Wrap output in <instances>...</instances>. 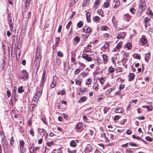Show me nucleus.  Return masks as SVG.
<instances>
[{"mask_svg": "<svg viewBox=\"0 0 153 153\" xmlns=\"http://www.w3.org/2000/svg\"><path fill=\"white\" fill-rule=\"evenodd\" d=\"M70 145L71 146L75 147L76 146V144L74 140H73L71 142Z\"/></svg>", "mask_w": 153, "mask_h": 153, "instance_id": "obj_25", "label": "nucleus"}, {"mask_svg": "<svg viewBox=\"0 0 153 153\" xmlns=\"http://www.w3.org/2000/svg\"><path fill=\"white\" fill-rule=\"evenodd\" d=\"M57 55L58 56L61 57H62L63 56V54L62 52L60 51L57 52Z\"/></svg>", "mask_w": 153, "mask_h": 153, "instance_id": "obj_50", "label": "nucleus"}, {"mask_svg": "<svg viewBox=\"0 0 153 153\" xmlns=\"http://www.w3.org/2000/svg\"><path fill=\"white\" fill-rule=\"evenodd\" d=\"M71 24L72 22L71 21H70L68 22V24L66 26V27L67 29H68L70 28Z\"/></svg>", "mask_w": 153, "mask_h": 153, "instance_id": "obj_45", "label": "nucleus"}, {"mask_svg": "<svg viewBox=\"0 0 153 153\" xmlns=\"http://www.w3.org/2000/svg\"><path fill=\"white\" fill-rule=\"evenodd\" d=\"M25 145V143L24 141H20L19 142V147L20 150L23 151L24 149V147Z\"/></svg>", "mask_w": 153, "mask_h": 153, "instance_id": "obj_16", "label": "nucleus"}, {"mask_svg": "<svg viewBox=\"0 0 153 153\" xmlns=\"http://www.w3.org/2000/svg\"><path fill=\"white\" fill-rule=\"evenodd\" d=\"M65 92L64 90H62L61 91H59L57 93V94H61L63 95L65 94Z\"/></svg>", "mask_w": 153, "mask_h": 153, "instance_id": "obj_36", "label": "nucleus"}, {"mask_svg": "<svg viewBox=\"0 0 153 153\" xmlns=\"http://www.w3.org/2000/svg\"><path fill=\"white\" fill-rule=\"evenodd\" d=\"M81 82L79 80H76V84L78 85H80L81 84Z\"/></svg>", "mask_w": 153, "mask_h": 153, "instance_id": "obj_56", "label": "nucleus"}, {"mask_svg": "<svg viewBox=\"0 0 153 153\" xmlns=\"http://www.w3.org/2000/svg\"><path fill=\"white\" fill-rule=\"evenodd\" d=\"M83 119L84 120L85 122H87L88 121V119L87 117L85 115L83 116Z\"/></svg>", "mask_w": 153, "mask_h": 153, "instance_id": "obj_60", "label": "nucleus"}, {"mask_svg": "<svg viewBox=\"0 0 153 153\" xmlns=\"http://www.w3.org/2000/svg\"><path fill=\"white\" fill-rule=\"evenodd\" d=\"M30 15H31V13H30V11H29L27 13V16L25 17V18H26L27 19H28L29 18H30Z\"/></svg>", "mask_w": 153, "mask_h": 153, "instance_id": "obj_49", "label": "nucleus"}, {"mask_svg": "<svg viewBox=\"0 0 153 153\" xmlns=\"http://www.w3.org/2000/svg\"><path fill=\"white\" fill-rule=\"evenodd\" d=\"M45 72L44 71L42 75V79L41 80H45Z\"/></svg>", "mask_w": 153, "mask_h": 153, "instance_id": "obj_53", "label": "nucleus"}, {"mask_svg": "<svg viewBox=\"0 0 153 153\" xmlns=\"http://www.w3.org/2000/svg\"><path fill=\"white\" fill-rule=\"evenodd\" d=\"M31 0H26L25 1V10L27 11L29 8Z\"/></svg>", "mask_w": 153, "mask_h": 153, "instance_id": "obj_6", "label": "nucleus"}, {"mask_svg": "<svg viewBox=\"0 0 153 153\" xmlns=\"http://www.w3.org/2000/svg\"><path fill=\"white\" fill-rule=\"evenodd\" d=\"M39 149V146L34 147L33 148H32V147H31L29 149L30 152V153H36L37 150Z\"/></svg>", "mask_w": 153, "mask_h": 153, "instance_id": "obj_9", "label": "nucleus"}, {"mask_svg": "<svg viewBox=\"0 0 153 153\" xmlns=\"http://www.w3.org/2000/svg\"><path fill=\"white\" fill-rule=\"evenodd\" d=\"M75 58L73 57L72 55L71 57V61L73 62L74 64H76V63L75 62Z\"/></svg>", "mask_w": 153, "mask_h": 153, "instance_id": "obj_58", "label": "nucleus"}, {"mask_svg": "<svg viewBox=\"0 0 153 153\" xmlns=\"http://www.w3.org/2000/svg\"><path fill=\"white\" fill-rule=\"evenodd\" d=\"M38 100L37 99L35 98V97H33L32 101V104L35 105L37 103Z\"/></svg>", "mask_w": 153, "mask_h": 153, "instance_id": "obj_22", "label": "nucleus"}, {"mask_svg": "<svg viewBox=\"0 0 153 153\" xmlns=\"http://www.w3.org/2000/svg\"><path fill=\"white\" fill-rule=\"evenodd\" d=\"M147 13L148 14H149L150 15H151V16L153 15V13H152V11H151V9L149 8H148L147 9Z\"/></svg>", "mask_w": 153, "mask_h": 153, "instance_id": "obj_29", "label": "nucleus"}, {"mask_svg": "<svg viewBox=\"0 0 153 153\" xmlns=\"http://www.w3.org/2000/svg\"><path fill=\"white\" fill-rule=\"evenodd\" d=\"M40 62V61H39V62H38L37 61L35 60L34 68L36 70V71H37L39 69Z\"/></svg>", "mask_w": 153, "mask_h": 153, "instance_id": "obj_14", "label": "nucleus"}, {"mask_svg": "<svg viewBox=\"0 0 153 153\" xmlns=\"http://www.w3.org/2000/svg\"><path fill=\"white\" fill-rule=\"evenodd\" d=\"M151 54L150 53H147L146 54L145 57V60L147 62L148 61L150 58Z\"/></svg>", "mask_w": 153, "mask_h": 153, "instance_id": "obj_19", "label": "nucleus"}, {"mask_svg": "<svg viewBox=\"0 0 153 153\" xmlns=\"http://www.w3.org/2000/svg\"><path fill=\"white\" fill-rule=\"evenodd\" d=\"M98 85L97 83H95L93 86V88L95 89L96 91H97L98 89Z\"/></svg>", "mask_w": 153, "mask_h": 153, "instance_id": "obj_27", "label": "nucleus"}, {"mask_svg": "<svg viewBox=\"0 0 153 153\" xmlns=\"http://www.w3.org/2000/svg\"><path fill=\"white\" fill-rule=\"evenodd\" d=\"M109 43L108 42H105L104 45L101 48V49L104 52H108L109 51Z\"/></svg>", "mask_w": 153, "mask_h": 153, "instance_id": "obj_3", "label": "nucleus"}, {"mask_svg": "<svg viewBox=\"0 0 153 153\" xmlns=\"http://www.w3.org/2000/svg\"><path fill=\"white\" fill-rule=\"evenodd\" d=\"M57 79L56 76H54L53 77V80L51 84V87L53 88H54L56 85V84L57 82Z\"/></svg>", "mask_w": 153, "mask_h": 153, "instance_id": "obj_7", "label": "nucleus"}, {"mask_svg": "<svg viewBox=\"0 0 153 153\" xmlns=\"http://www.w3.org/2000/svg\"><path fill=\"white\" fill-rule=\"evenodd\" d=\"M82 30L83 32L89 33V34H91V28L87 26H85L82 28Z\"/></svg>", "mask_w": 153, "mask_h": 153, "instance_id": "obj_4", "label": "nucleus"}, {"mask_svg": "<svg viewBox=\"0 0 153 153\" xmlns=\"http://www.w3.org/2000/svg\"><path fill=\"white\" fill-rule=\"evenodd\" d=\"M22 75L21 76V79H27L28 77V74L27 72L24 70L22 71Z\"/></svg>", "mask_w": 153, "mask_h": 153, "instance_id": "obj_8", "label": "nucleus"}, {"mask_svg": "<svg viewBox=\"0 0 153 153\" xmlns=\"http://www.w3.org/2000/svg\"><path fill=\"white\" fill-rule=\"evenodd\" d=\"M23 87L20 86L18 89V91L19 93H22L24 91V90L22 89Z\"/></svg>", "mask_w": 153, "mask_h": 153, "instance_id": "obj_32", "label": "nucleus"}, {"mask_svg": "<svg viewBox=\"0 0 153 153\" xmlns=\"http://www.w3.org/2000/svg\"><path fill=\"white\" fill-rule=\"evenodd\" d=\"M87 99V98L86 97H82L80 98V101H81L82 102H83L86 101Z\"/></svg>", "mask_w": 153, "mask_h": 153, "instance_id": "obj_39", "label": "nucleus"}, {"mask_svg": "<svg viewBox=\"0 0 153 153\" xmlns=\"http://www.w3.org/2000/svg\"><path fill=\"white\" fill-rule=\"evenodd\" d=\"M83 25L82 22V21H79L77 24V26L79 28H80Z\"/></svg>", "mask_w": 153, "mask_h": 153, "instance_id": "obj_31", "label": "nucleus"}, {"mask_svg": "<svg viewBox=\"0 0 153 153\" xmlns=\"http://www.w3.org/2000/svg\"><path fill=\"white\" fill-rule=\"evenodd\" d=\"M87 89L86 88H80L79 89V91L81 93H83L85 92L86 91Z\"/></svg>", "mask_w": 153, "mask_h": 153, "instance_id": "obj_34", "label": "nucleus"}, {"mask_svg": "<svg viewBox=\"0 0 153 153\" xmlns=\"http://www.w3.org/2000/svg\"><path fill=\"white\" fill-rule=\"evenodd\" d=\"M60 38L57 37L56 38V45L57 46L58 43L59 42Z\"/></svg>", "mask_w": 153, "mask_h": 153, "instance_id": "obj_43", "label": "nucleus"}, {"mask_svg": "<svg viewBox=\"0 0 153 153\" xmlns=\"http://www.w3.org/2000/svg\"><path fill=\"white\" fill-rule=\"evenodd\" d=\"M116 113H123V111L120 108H117L115 110Z\"/></svg>", "mask_w": 153, "mask_h": 153, "instance_id": "obj_30", "label": "nucleus"}, {"mask_svg": "<svg viewBox=\"0 0 153 153\" xmlns=\"http://www.w3.org/2000/svg\"><path fill=\"white\" fill-rule=\"evenodd\" d=\"M80 39L79 37L78 36H76L74 38V40L77 43H78L80 41Z\"/></svg>", "mask_w": 153, "mask_h": 153, "instance_id": "obj_28", "label": "nucleus"}, {"mask_svg": "<svg viewBox=\"0 0 153 153\" xmlns=\"http://www.w3.org/2000/svg\"><path fill=\"white\" fill-rule=\"evenodd\" d=\"M88 134H90L91 135V138L93 137L94 136L93 131L91 129L89 130L88 131Z\"/></svg>", "mask_w": 153, "mask_h": 153, "instance_id": "obj_24", "label": "nucleus"}, {"mask_svg": "<svg viewBox=\"0 0 153 153\" xmlns=\"http://www.w3.org/2000/svg\"><path fill=\"white\" fill-rule=\"evenodd\" d=\"M115 88L114 87H113V88L109 89L107 91V92H108V94L110 93L112 91L114 90H115Z\"/></svg>", "mask_w": 153, "mask_h": 153, "instance_id": "obj_52", "label": "nucleus"}, {"mask_svg": "<svg viewBox=\"0 0 153 153\" xmlns=\"http://www.w3.org/2000/svg\"><path fill=\"white\" fill-rule=\"evenodd\" d=\"M120 116L118 115L115 116L114 117V119L115 120H117L120 119Z\"/></svg>", "mask_w": 153, "mask_h": 153, "instance_id": "obj_59", "label": "nucleus"}, {"mask_svg": "<svg viewBox=\"0 0 153 153\" xmlns=\"http://www.w3.org/2000/svg\"><path fill=\"white\" fill-rule=\"evenodd\" d=\"M99 81L100 82L101 84H103L105 82V80L104 78L102 77H100L99 79Z\"/></svg>", "mask_w": 153, "mask_h": 153, "instance_id": "obj_40", "label": "nucleus"}, {"mask_svg": "<svg viewBox=\"0 0 153 153\" xmlns=\"http://www.w3.org/2000/svg\"><path fill=\"white\" fill-rule=\"evenodd\" d=\"M92 81L91 79L89 78L87 79V81L86 82V84L87 85H90V84L91 83Z\"/></svg>", "mask_w": 153, "mask_h": 153, "instance_id": "obj_51", "label": "nucleus"}, {"mask_svg": "<svg viewBox=\"0 0 153 153\" xmlns=\"http://www.w3.org/2000/svg\"><path fill=\"white\" fill-rule=\"evenodd\" d=\"M102 57L103 58L104 61H107L108 60V56L107 55L105 54V55H102Z\"/></svg>", "mask_w": 153, "mask_h": 153, "instance_id": "obj_37", "label": "nucleus"}, {"mask_svg": "<svg viewBox=\"0 0 153 153\" xmlns=\"http://www.w3.org/2000/svg\"><path fill=\"white\" fill-rule=\"evenodd\" d=\"M134 74L133 73H132L130 74L129 75V78L128 80L129 81H131L133 80L134 78Z\"/></svg>", "mask_w": 153, "mask_h": 153, "instance_id": "obj_20", "label": "nucleus"}, {"mask_svg": "<svg viewBox=\"0 0 153 153\" xmlns=\"http://www.w3.org/2000/svg\"><path fill=\"white\" fill-rule=\"evenodd\" d=\"M93 150L92 147V146L90 144H88L86 148V151L90 152H91Z\"/></svg>", "mask_w": 153, "mask_h": 153, "instance_id": "obj_13", "label": "nucleus"}, {"mask_svg": "<svg viewBox=\"0 0 153 153\" xmlns=\"http://www.w3.org/2000/svg\"><path fill=\"white\" fill-rule=\"evenodd\" d=\"M87 22H90L91 13L89 12H87L86 14Z\"/></svg>", "mask_w": 153, "mask_h": 153, "instance_id": "obj_18", "label": "nucleus"}, {"mask_svg": "<svg viewBox=\"0 0 153 153\" xmlns=\"http://www.w3.org/2000/svg\"><path fill=\"white\" fill-rule=\"evenodd\" d=\"M108 71L109 73H112L114 71V69L111 67L108 68Z\"/></svg>", "mask_w": 153, "mask_h": 153, "instance_id": "obj_35", "label": "nucleus"}, {"mask_svg": "<svg viewBox=\"0 0 153 153\" xmlns=\"http://www.w3.org/2000/svg\"><path fill=\"white\" fill-rule=\"evenodd\" d=\"M108 29V27L107 26H103L101 27V29L102 30H105Z\"/></svg>", "mask_w": 153, "mask_h": 153, "instance_id": "obj_47", "label": "nucleus"}, {"mask_svg": "<svg viewBox=\"0 0 153 153\" xmlns=\"http://www.w3.org/2000/svg\"><path fill=\"white\" fill-rule=\"evenodd\" d=\"M90 0H84L83 2V6L84 7L86 6L87 4L88 3Z\"/></svg>", "mask_w": 153, "mask_h": 153, "instance_id": "obj_23", "label": "nucleus"}, {"mask_svg": "<svg viewBox=\"0 0 153 153\" xmlns=\"http://www.w3.org/2000/svg\"><path fill=\"white\" fill-rule=\"evenodd\" d=\"M8 21L9 26H10V28H13V20L12 18L11 17L10 14H8Z\"/></svg>", "mask_w": 153, "mask_h": 153, "instance_id": "obj_5", "label": "nucleus"}, {"mask_svg": "<svg viewBox=\"0 0 153 153\" xmlns=\"http://www.w3.org/2000/svg\"><path fill=\"white\" fill-rule=\"evenodd\" d=\"M145 139L149 141L150 142H152V138H151L150 137H146Z\"/></svg>", "mask_w": 153, "mask_h": 153, "instance_id": "obj_41", "label": "nucleus"}, {"mask_svg": "<svg viewBox=\"0 0 153 153\" xmlns=\"http://www.w3.org/2000/svg\"><path fill=\"white\" fill-rule=\"evenodd\" d=\"M62 116L65 119H68V115L65 114H62Z\"/></svg>", "mask_w": 153, "mask_h": 153, "instance_id": "obj_62", "label": "nucleus"}, {"mask_svg": "<svg viewBox=\"0 0 153 153\" xmlns=\"http://www.w3.org/2000/svg\"><path fill=\"white\" fill-rule=\"evenodd\" d=\"M120 5V2L119 0H117L115 3V4L114 5V7L115 9L117 8Z\"/></svg>", "mask_w": 153, "mask_h": 153, "instance_id": "obj_21", "label": "nucleus"}, {"mask_svg": "<svg viewBox=\"0 0 153 153\" xmlns=\"http://www.w3.org/2000/svg\"><path fill=\"white\" fill-rule=\"evenodd\" d=\"M68 152L69 153H76V151L75 150H74L72 151H71L69 149H68Z\"/></svg>", "mask_w": 153, "mask_h": 153, "instance_id": "obj_61", "label": "nucleus"}, {"mask_svg": "<svg viewBox=\"0 0 153 153\" xmlns=\"http://www.w3.org/2000/svg\"><path fill=\"white\" fill-rule=\"evenodd\" d=\"M101 136L102 137L104 138V139L107 137L105 133H101Z\"/></svg>", "mask_w": 153, "mask_h": 153, "instance_id": "obj_54", "label": "nucleus"}, {"mask_svg": "<svg viewBox=\"0 0 153 153\" xmlns=\"http://www.w3.org/2000/svg\"><path fill=\"white\" fill-rule=\"evenodd\" d=\"M141 42L143 44H146V40L144 38H142L140 39Z\"/></svg>", "mask_w": 153, "mask_h": 153, "instance_id": "obj_44", "label": "nucleus"}, {"mask_svg": "<svg viewBox=\"0 0 153 153\" xmlns=\"http://www.w3.org/2000/svg\"><path fill=\"white\" fill-rule=\"evenodd\" d=\"M130 11L133 14H134L135 12V9L133 8L130 9Z\"/></svg>", "mask_w": 153, "mask_h": 153, "instance_id": "obj_63", "label": "nucleus"}, {"mask_svg": "<svg viewBox=\"0 0 153 153\" xmlns=\"http://www.w3.org/2000/svg\"><path fill=\"white\" fill-rule=\"evenodd\" d=\"M85 128V126L80 123H78L75 126V128L78 132H80L84 130Z\"/></svg>", "mask_w": 153, "mask_h": 153, "instance_id": "obj_1", "label": "nucleus"}, {"mask_svg": "<svg viewBox=\"0 0 153 153\" xmlns=\"http://www.w3.org/2000/svg\"><path fill=\"white\" fill-rule=\"evenodd\" d=\"M80 72V69H77L75 71V73L76 74H77L79 73Z\"/></svg>", "mask_w": 153, "mask_h": 153, "instance_id": "obj_64", "label": "nucleus"}, {"mask_svg": "<svg viewBox=\"0 0 153 153\" xmlns=\"http://www.w3.org/2000/svg\"><path fill=\"white\" fill-rule=\"evenodd\" d=\"M100 0H96L94 5V7L97 9L100 3Z\"/></svg>", "mask_w": 153, "mask_h": 153, "instance_id": "obj_15", "label": "nucleus"}, {"mask_svg": "<svg viewBox=\"0 0 153 153\" xmlns=\"http://www.w3.org/2000/svg\"><path fill=\"white\" fill-rule=\"evenodd\" d=\"M93 19L94 21L95 22L98 21L100 20V18L99 16H95L93 17Z\"/></svg>", "mask_w": 153, "mask_h": 153, "instance_id": "obj_26", "label": "nucleus"}, {"mask_svg": "<svg viewBox=\"0 0 153 153\" xmlns=\"http://www.w3.org/2000/svg\"><path fill=\"white\" fill-rule=\"evenodd\" d=\"M109 4L108 2H105L103 5V7L104 8H106L109 7Z\"/></svg>", "mask_w": 153, "mask_h": 153, "instance_id": "obj_42", "label": "nucleus"}, {"mask_svg": "<svg viewBox=\"0 0 153 153\" xmlns=\"http://www.w3.org/2000/svg\"><path fill=\"white\" fill-rule=\"evenodd\" d=\"M122 44L120 43H118L117 44L116 48L118 49H120L121 47Z\"/></svg>", "mask_w": 153, "mask_h": 153, "instance_id": "obj_57", "label": "nucleus"}, {"mask_svg": "<svg viewBox=\"0 0 153 153\" xmlns=\"http://www.w3.org/2000/svg\"><path fill=\"white\" fill-rule=\"evenodd\" d=\"M41 58V57L40 55V50L39 49V48H37L36 51L35 61H37L38 62L39 61H40Z\"/></svg>", "mask_w": 153, "mask_h": 153, "instance_id": "obj_2", "label": "nucleus"}, {"mask_svg": "<svg viewBox=\"0 0 153 153\" xmlns=\"http://www.w3.org/2000/svg\"><path fill=\"white\" fill-rule=\"evenodd\" d=\"M145 1L144 0H141L139 2L138 7L140 9H141V10H143V8L144 6L145 5Z\"/></svg>", "mask_w": 153, "mask_h": 153, "instance_id": "obj_10", "label": "nucleus"}, {"mask_svg": "<svg viewBox=\"0 0 153 153\" xmlns=\"http://www.w3.org/2000/svg\"><path fill=\"white\" fill-rule=\"evenodd\" d=\"M88 55L86 53H84L82 55V57L84 59H86L88 57Z\"/></svg>", "mask_w": 153, "mask_h": 153, "instance_id": "obj_55", "label": "nucleus"}, {"mask_svg": "<svg viewBox=\"0 0 153 153\" xmlns=\"http://www.w3.org/2000/svg\"><path fill=\"white\" fill-rule=\"evenodd\" d=\"M53 141H51L50 142H47L46 143V144L47 146L49 147H51V146L53 145Z\"/></svg>", "mask_w": 153, "mask_h": 153, "instance_id": "obj_38", "label": "nucleus"}, {"mask_svg": "<svg viewBox=\"0 0 153 153\" xmlns=\"http://www.w3.org/2000/svg\"><path fill=\"white\" fill-rule=\"evenodd\" d=\"M151 20L148 17H146L144 19V22H149Z\"/></svg>", "mask_w": 153, "mask_h": 153, "instance_id": "obj_48", "label": "nucleus"}, {"mask_svg": "<svg viewBox=\"0 0 153 153\" xmlns=\"http://www.w3.org/2000/svg\"><path fill=\"white\" fill-rule=\"evenodd\" d=\"M10 145L13 147H15L16 146L15 141L13 137H12L10 139Z\"/></svg>", "mask_w": 153, "mask_h": 153, "instance_id": "obj_12", "label": "nucleus"}, {"mask_svg": "<svg viewBox=\"0 0 153 153\" xmlns=\"http://www.w3.org/2000/svg\"><path fill=\"white\" fill-rule=\"evenodd\" d=\"M126 35V33L125 32H123L122 33H121V34L119 35L118 36H117V39H124Z\"/></svg>", "mask_w": 153, "mask_h": 153, "instance_id": "obj_17", "label": "nucleus"}, {"mask_svg": "<svg viewBox=\"0 0 153 153\" xmlns=\"http://www.w3.org/2000/svg\"><path fill=\"white\" fill-rule=\"evenodd\" d=\"M131 44L130 43H128L127 44L126 47L127 48L130 49L131 48Z\"/></svg>", "mask_w": 153, "mask_h": 153, "instance_id": "obj_46", "label": "nucleus"}, {"mask_svg": "<svg viewBox=\"0 0 153 153\" xmlns=\"http://www.w3.org/2000/svg\"><path fill=\"white\" fill-rule=\"evenodd\" d=\"M42 94V91H38L34 95V97L37 99L38 100L40 98Z\"/></svg>", "mask_w": 153, "mask_h": 153, "instance_id": "obj_11", "label": "nucleus"}, {"mask_svg": "<svg viewBox=\"0 0 153 153\" xmlns=\"http://www.w3.org/2000/svg\"><path fill=\"white\" fill-rule=\"evenodd\" d=\"M128 58H126V57H124L122 59V62L123 63H123H126V62L127 61Z\"/></svg>", "mask_w": 153, "mask_h": 153, "instance_id": "obj_33", "label": "nucleus"}]
</instances>
